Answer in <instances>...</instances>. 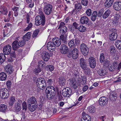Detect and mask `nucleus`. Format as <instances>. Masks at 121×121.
I'll list each match as a JSON object with an SVG mask.
<instances>
[{"label":"nucleus","mask_w":121,"mask_h":121,"mask_svg":"<svg viewBox=\"0 0 121 121\" xmlns=\"http://www.w3.org/2000/svg\"><path fill=\"white\" fill-rule=\"evenodd\" d=\"M116 51V48L115 47L113 46L111 47L110 51V53L111 55H113L115 54Z\"/></svg>","instance_id":"49530a36"},{"label":"nucleus","mask_w":121,"mask_h":121,"mask_svg":"<svg viewBox=\"0 0 121 121\" xmlns=\"http://www.w3.org/2000/svg\"><path fill=\"white\" fill-rule=\"evenodd\" d=\"M25 45V42L18 41H15L12 43V46L13 49L14 51L17 50L20 47L23 46Z\"/></svg>","instance_id":"39448f33"},{"label":"nucleus","mask_w":121,"mask_h":121,"mask_svg":"<svg viewBox=\"0 0 121 121\" xmlns=\"http://www.w3.org/2000/svg\"><path fill=\"white\" fill-rule=\"evenodd\" d=\"M42 71L41 69L40 68V67H38L35 69L34 70V73L36 75L39 74V73L41 72Z\"/></svg>","instance_id":"de8ad7c7"},{"label":"nucleus","mask_w":121,"mask_h":121,"mask_svg":"<svg viewBox=\"0 0 121 121\" xmlns=\"http://www.w3.org/2000/svg\"><path fill=\"white\" fill-rule=\"evenodd\" d=\"M52 41L53 42L55 46L58 47L60 46L61 43V40L59 38H54L52 39Z\"/></svg>","instance_id":"4be33fe9"},{"label":"nucleus","mask_w":121,"mask_h":121,"mask_svg":"<svg viewBox=\"0 0 121 121\" xmlns=\"http://www.w3.org/2000/svg\"><path fill=\"white\" fill-rule=\"evenodd\" d=\"M5 59V56L4 54H0V65H1L4 61Z\"/></svg>","instance_id":"58836bf2"},{"label":"nucleus","mask_w":121,"mask_h":121,"mask_svg":"<svg viewBox=\"0 0 121 121\" xmlns=\"http://www.w3.org/2000/svg\"><path fill=\"white\" fill-rule=\"evenodd\" d=\"M52 6L50 4L45 5L43 8V11L45 13L48 15H49L52 13Z\"/></svg>","instance_id":"1a4fd4ad"},{"label":"nucleus","mask_w":121,"mask_h":121,"mask_svg":"<svg viewBox=\"0 0 121 121\" xmlns=\"http://www.w3.org/2000/svg\"><path fill=\"white\" fill-rule=\"evenodd\" d=\"M80 41L77 38H75V39H72L69 41L68 43V45L70 48H75Z\"/></svg>","instance_id":"6e6552de"},{"label":"nucleus","mask_w":121,"mask_h":121,"mask_svg":"<svg viewBox=\"0 0 121 121\" xmlns=\"http://www.w3.org/2000/svg\"><path fill=\"white\" fill-rule=\"evenodd\" d=\"M113 7L114 9L116 11H119L121 10V2L117 1L115 2Z\"/></svg>","instance_id":"2eb2a0df"},{"label":"nucleus","mask_w":121,"mask_h":121,"mask_svg":"<svg viewBox=\"0 0 121 121\" xmlns=\"http://www.w3.org/2000/svg\"><path fill=\"white\" fill-rule=\"evenodd\" d=\"M36 84L38 87L41 90L44 89L46 86L45 81L43 78H40L38 79L36 82Z\"/></svg>","instance_id":"20e7f679"},{"label":"nucleus","mask_w":121,"mask_h":121,"mask_svg":"<svg viewBox=\"0 0 121 121\" xmlns=\"http://www.w3.org/2000/svg\"><path fill=\"white\" fill-rule=\"evenodd\" d=\"M59 83L61 86H64L65 84V79L63 77H60L59 78Z\"/></svg>","instance_id":"72a5a7b5"},{"label":"nucleus","mask_w":121,"mask_h":121,"mask_svg":"<svg viewBox=\"0 0 121 121\" xmlns=\"http://www.w3.org/2000/svg\"><path fill=\"white\" fill-rule=\"evenodd\" d=\"M56 89V87L52 86H49L46 88L45 91L47 94V97L48 99H51L54 98Z\"/></svg>","instance_id":"f03ea898"},{"label":"nucleus","mask_w":121,"mask_h":121,"mask_svg":"<svg viewBox=\"0 0 121 121\" xmlns=\"http://www.w3.org/2000/svg\"><path fill=\"white\" fill-rule=\"evenodd\" d=\"M13 68V67L12 65L10 64H9L6 66L4 68L5 69V70H8Z\"/></svg>","instance_id":"338daca9"},{"label":"nucleus","mask_w":121,"mask_h":121,"mask_svg":"<svg viewBox=\"0 0 121 121\" xmlns=\"http://www.w3.org/2000/svg\"><path fill=\"white\" fill-rule=\"evenodd\" d=\"M98 73L100 76H104L107 73V71L104 69H101L98 71Z\"/></svg>","instance_id":"473e14b6"},{"label":"nucleus","mask_w":121,"mask_h":121,"mask_svg":"<svg viewBox=\"0 0 121 121\" xmlns=\"http://www.w3.org/2000/svg\"><path fill=\"white\" fill-rule=\"evenodd\" d=\"M50 55L47 52H45L42 55V59L45 61H48L50 58Z\"/></svg>","instance_id":"412c9836"},{"label":"nucleus","mask_w":121,"mask_h":121,"mask_svg":"<svg viewBox=\"0 0 121 121\" xmlns=\"http://www.w3.org/2000/svg\"><path fill=\"white\" fill-rule=\"evenodd\" d=\"M67 28L66 27H64L60 29V33L61 34L64 35L67 32Z\"/></svg>","instance_id":"a19ab883"},{"label":"nucleus","mask_w":121,"mask_h":121,"mask_svg":"<svg viewBox=\"0 0 121 121\" xmlns=\"http://www.w3.org/2000/svg\"><path fill=\"white\" fill-rule=\"evenodd\" d=\"M118 63L117 61L113 62L108 67L109 70L111 71H113L116 70L117 68Z\"/></svg>","instance_id":"ddd939ff"},{"label":"nucleus","mask_w":121,"mask_h":121,"mask_svg":"<svg viewBox=\"0 0 121 121\" xmlns=\"http://www.w3.org/2000/svg\"><path fill=\"white\" fill-rule=\"evenodd\" d=\"M0 12L6 15L8 13L7 10L6 8H4L2 10L0 11Z\"/></svg>","instance_id":"69168bd1"},{"label":"nucleus","mask_w":121,"mask_h":121,"mask_svg":"<svg viewBox=\"0 0 121 121\" xmlns=\"http://www.w3.org/2000/svg\"><path fill=\"white\" fill-rule=\"evenodd\" d=\"M112 23L113 25L115 26H121V23L119 20L118 21L113 20Z\"/></svg>","instance_id":"a18cd8bd"},{"label":"nucleus","mask_w":121,"mask_h":121,"mask_svg":"<svg viewBox=\"0 0 121 121\" xmlns=\"http://www.w3.org/2000/svg\"><path fill=\"white\" fill-rule=\"evenodd\" d=\"M91 17V19L92 21H95L97 18V12L96 11H94L93 12Z\"/></svg>","instance_id":"cd10ccee"},{"label":"nucleus","mask_w":121,"mask_h":121,"mask_svg":"<svg viewBox=\"0 0 121 121\" xmlns=\"http://www.w3.org/2000/svg\"><path fill=\"white\" fill-rule=\"evenodd\" d=\"M117 37V33L115 32H113L109 34V38L110 40L113 41L116 40Z\"/></svg>","instance_id":"a878e982"},{"label":"nucleus","mask_w":121,"mask_h":121,"mask_svg":"<svg viewBox=\"0 0 121 121\" xmlns=\"http://www.w3.org/2000/svg\"><path fill=\"white\" fill-rule=\"evenodd\" d=\"M75 9H76L77 10L79 11L82 8V5L81 3H78L75 4L74 5Z\"/></svg>","instance_id":"c03bdc74"},{"label":"nucleus","mask_w":121,"mask_h":121,"mask_svg":"<svg viewBox=\"0 0 121 121\" xmlns=\"http://www.w3.org/2000/svg\"><path fill=\"white\" fill-rule=\"evenodd\" d=\"M11 47L9 44L7 45L3 48V52L4 54L5 55H8L10 54L11 51Z\"/></svg>","instance_id":"9b49d317"},{"label":"nucleus","mask_w":121,"mask_h":121,"mask_svg":"<svg viewBox=\"0 0 121 121\" xmlns=\"http://www.w3.org/2000/svg\"><path fill=\"white\" fill-rule=\"evenodd\" d=\"M68 48L67 46L63 44L61 45L60 48V52L62 54H67L69 51L68 50Z\"/></svg>","instance_id":"dca6fc26"},{"label":"nucleus","mask_w":121,"mask_h":121,"mask_svg":"<svg viewBox=\"0 0 121 121\" xmlns=\"http://www.w3.org/2000/svg\"><path fill=\"white\" fill-rule=\"evenodd\" d=\"M82 69L83 72L85 74H88L90 71V68L87 67V66L82 68Z\"/></svg>","instance_id":"37998d69"},{"label":"nucleus","mask_w":121,"mask_h":121,"mask_svg":"<svg viewBox=\"0 0 121 121\" xmlns=\"http://www.w3.org/2000/svg\"><path fill=\"white\" fill-rule=\"evenodd\" d=\"M91 118L88 115H86L82 117L81 121H90Z\"/></svg>","instance_id":"f704fd0d"},{"label":"nucleus","mask_w":121,"mask_h":121,"mask_svg":"<svg viewBox=\"0 0 121 121\" xmlns=\"http://www.w3.org/2000/svg\"><path fill=\"white\" fill-rule=\"evenodd\" d=\"M27 102L29 104H35L37 103L36 99L35 97L33 96L30 97V98L28 99Z\"/></svg>","instance_id":"5701e85b"},{"label":"nucleus","mask_w":121,"mask_h":121,"mask_svg":"<svg viewBox=\"0 0 121 121\" xmlns=\"http://www.w3.org/2000/svg\"><path fill=\"white\" fill-rule=\"evenodd\" d=\"M111 13V11L109 9L106 10L103 13L102 15V17L104 19H106L109 16Z\"/></svg>","instance_id":"bb28decb"},{"label":"nucleus","mask_w":121,"mask_h":121,"mask_svg":"<svg viewBox=\"0 0 121 121\" xmlns=\"http://www.w3.org/2000/svg\"><path fill=\"white\" fill-rule=\"evenodd\" d=\"M21 109V107L20 104L18 103L15 104L14 107V111L18 113Z\"/></svg>","instance_id":"6ab92c4d"},{"label":"nucleus","mask_w":121,"mask_h":121,"mask_svg":"<svg viewBox=\"0 0 121 121\" xmlns=\"http://www.w3.org/2000/svg\"><path fill=\"white\" fill-rule=\"evenodd\" d=\"M73 28L74 27L75 29H77L78 28V26L79 24L77 23L76 22H74L73 24Z\"/></svg>","instance_id":"774afa93"},{"label":"nucleus","mask_w":121,"mask_h":121,"mask_svg":"<svg viewBox=\"0 0 121 121\" xmlns=\"http://www.w3.org/2000/svg\"><path fill=\"white\" fill-rule=\"evenodd\" d=\"M22 110L23 111H26L27 109V105L26 102H24L22 103Z\"/></svg>","instance_id":"6e6d98bb"},{"label":"nucleus","mask_w":121,"mask_h":121,"mask_svg":"<svg viewBox=\"0 0 121 121\" xmlns=\"http://www.w3.org/2000/svg\"><path fill=\"white\" fill-rule=\"evenodd\" d=\"M62 94L65 97H69L72 94V90L68 87H65L62 91Z\"/></svg>","instance_id":"9d476101"},{"label":"nucleus","mask_w":121,"mask_h":121,"mask_svg":"<svg viewBox=\"0 0 121 121\" xmlns=\"http://www.w3.org/2000/svg\"><path fill=\"white\" fill-rule=\"evenodd\" d=\"M71 50H69L67 52V56L69 58L72 57L74 59H77L78 56V51L75 48Z\"/></svg>","instance_id":"7ed1b4c3"},{"label":"nucleus","mask_w":121,"mask_h":121,"mask_svg":"<svg viewBox=\"0 0 121 121\" xmlns=\"http://www.w3.org/2000/svg\"><path fill=\"white\" fill-rule=\"evenodd\" d=\"M109 99L112 101H114L117 99V96L115 92H112L110 94Z\"/></svg>","instance_id":"c85d7f7f"},{"label":"nucleus","mask_w":121,"mask_h":121,"mask_svg":"<svg viewBox=\"0 0 121 121\" xmlns=\"http://www.w3.org/2000/svg\"><path fill=\"white\" fill-rule=\"evenodd\" d=\"M46 81L47 83L49 85H51L53 84V81L52 78L49 77L47 78Z\"/></svg>","instance_id":"8fccbe9b"},{"label":"nucleus","mask_w":121,"mask_h":121,"mask_svg":"<svg viewBox=\"0 0 121 121\" xmlns=\"http://www.w3.org/2000/svg\"><path fill=\"white\" fill-rule=\"evenodd\" d=\"M18 7L14 6L12 8V9L14 11V15L15 16H17L18 15V11L19 10Z\"/></svg>","instance_id":"4c0bfd02"},{"label":"nucleus","mask_w":121,"mask_h":121,"mask_svg":"<svg viewBox=\"0 0 121 121\" xmlns=\"http://www.w3.org/2000/svg\"><path fill=\"white\" fill-rule=\"evenodd\" d=\"M13 68L9 69V70H5V72H6V73L8 74H10L13 72Z\"/></svg>","instance_id":"bf43d9fd"},{"label":"nucleus","mask_w":121,"mask_h":121,"mask_svg":"<svg viewBox=\"0 0 121 121\" xmlns=\"http://www.w3.org/2000/svg\"><path fill=\"white\" fill-rule=\"evenodd\" d=\"M121 17L120 15L119 14H117L116 15L114 18L113 19V20L118 21L119 20V18Z\"/></svg>","instance_id":"e2e57ef3"},{"label":"nucleus","mask_w":121,"mask_h":121,"mask_svg":"<svg viewBox=\"0 0 121 121\" xmlns=\"http://www.w3.org/2000/svg\"><path fill=\"white\" fill-rule=\"evenodd\" d=\"M0 95L2 98L6 99L9 96V91L6 88L1 89L0 90Z\"/></svg>","instance_id":"0eeeda50"},{"label":"nucleus","mask_w":121,"mask_h":121,"mask_svg":"<svg viewBox=\"0 0 121 121\" xmlns=\"http://www.w3.org/2000/svg\"><path fill=\"white\" fill-rule=\"evenodd\" d=\"M81 3L84 6L87 5L88 3V0H82Z\"/></svg>","instance_id":"0e129e2a"},{"label":"nucleus","mask_w":121,"mask_h":121,"mask_svg":"<svg viewBox=\"0 0 121 121\" xmlns=\"http://www.w3.org/2000/svg\"><path fill=\"white\" fill-rule=\"evenodd\" d=\"M86 13L87 16H91L92 14V11L90 9H88L86 10Z\"/></svg>","instance_id":"680f3d73"},{"label":"nucleus","mask_w":121,"mask_h":121,"mask_svg":"<svg viewBox=\"0 0 121 121\" xmlns=\"http://www.w3.org/2000/svg\"><path fill=\"white\" fill-rule=\"evenodd\" d=\"M39 30L38 29H37L35 30L34 32L32 35V37L33 38L36 37L38 34L39 32Z\"/></svg>","instance_id":"13d9d810"},{"label":"nucleus","mask_w":121,"mask_h":121,"mask_svg":"<svg viewBox=\"0 0 121 121\" xmlns=\"http://www.w3.org/2000/svg\"><path fill=\"white\" fill-rule=\"evenodd\" d=\"M10 55L11 59H13V58H15L16 56L15 52V51L12 52L11 53H10Z\"/></svg>","instance_id":"5fc2aeb1"},{"label":"nucleus","mask_w":121,"mask_h":121,"mask_svg":"<svg viewBox=\"0 0 121 121\" xmlns=\"http://www.w3.org/2000/svg\"><path fill=\"white\" fill-rule=\"evenodd\" d=\"M64 35L61 34V35L60 36V39L61 40L63 43H65L66 42V37Z\"/></svg>","instance_id":"864d4df0"},{"label":"nucleus","mask_w":121,"mask_h":121,"mask_svg":"<svg viewBox=\"0 0 121 121\" xmlns=\"http://www.w3.org/2000/svg\"><path fill=\"white\" fill-rule=\"evenodd\" d=\"M89 111L90 113H93L95 111V107L94 106H90L88 108Z\"/></svg>","instance_id":"603ef678"},{"label":"nucleus","mask_w":121,"mask_h":121,"mask_svg":"<svg viewBox=\"0 0 121 121\" xmlns=\"http://www.w3.org/2000/svg\"><path fill=\"white\" fill-rule=\"evenodd\" d=\"M31 35V34L30 32H29L27 33L23 37V39H22V42H25V44L26 42V41L29 40Z\"/></svg>","instance_id":"aec40b11"},{"label":"nucleus","mask_w":121,"mask_h":121,"mask_svg":"<svg viewBox=\"0 0 121 121\" xmlns=\"http://www.w3.org/2000/svg\"><path fill=\"white\" fill-rule=\"evenodd\" d=\"M82 81L81 82V83L82 85H85L86 84V77L84 76H83L81 77Z\"/></svg>","instance_id":"09e8293b"},{"label":"nucleus","mask_w":121,"mask_h":121,"mask_svg":"<svg viewBox=\"0 0 121 121\" xmlns=\"http://www.w3.org/2000/svg\"><path fill=\"white\" fill-rule=\"evenodd\" d=\"M81 51L84 56L87 55L88 53V48L87 45L84 43L81 44L80 46Z\"/></svg>","instance_id":"423d86ee"},{"label":"nucleus","mask_w":121,"mask_h":121,"mask_svg":"<svg viewBox=\"0 0 121 121\" xmlns=\"http://www.w3.org/2000/svg\"><path fill=\"white\" fill-rule=\"evenodd\" d=\"M116 46L118 49L121 50V41L120 40H117L115 43Z\"/></svg>","instance_id":"c9c22d12"},{"label":"nucleus","mask_w":121,"mask_h":121,"mask_svg":"<svg viewBox=\"0 0 121 121\" xmlns=\"http://www.w3.org/2000/svg\"><path fill=\"white\" fill-rule=\"evenodd\" d=\"M89 19L88 17L86 16H84L81 17L80 22L82 24H86L89 22Z\"/></svg>","instance_id":"a211bd4d"},{"label":"nucleus","mask_w":121,"mask_h":121,"mask_svg":"<svg viewBox=\"0 0 121 121\" xmlns=\"http://www.w3.org/2000/svg\"><path fill=\"white\" fill-rule=\"evenodd\" d=\"M89 62L90 66L92 68L95 67L96 65L95 59L93 57H91L89 59Z\"/></svg>","instance_id":"4468645a"},{"label":"nucleus","mask_w":121,"mask_h":121,"mask_svg":"<svg viewBox=\"0 0 121 121\" xmlns=\"http://www.w3.org/2000/svg\"><path fill=\"white\" fill-rule=\"evenodd\" d=\"M7 109V106L4 104H1L0 105V111L3 113H5Z\"/></svg>","instance_id":"b1692460"},{"label":"nucleus","mask_w":121,"mask_h":121,"mask_svg":"<svg viewBox=\"0 0 121 121\" xmlns=\"http://www.w3.org/2000/svg\"><path fill=\"white\" fill-rule=\"evenodd\" d=\"M53 42H49L47 44V48L49 50L52 51L54 50L56 48Z\"/></svg>","instance_id":"f3484780"},{"label":"nucleus","mask_w":121,"mask_h":121,"mask_svg":"<svg viewBox=\"0 0 121 121\" xmlns=\"http://www.w3.org/2000/svg\"><path fill=\"white\" fill-rule=\"evenodd\" d=\"M104 12V11L102 9L99 10L98 13H97V17H100L101 16H102Z\"/></svg>","instance_id":"4d7b16f0"},{"label":"nucleus","mask_w":121,"mask_h":121,"mask_svg":"<svg viewBox=\"0 0 121 121\" xmlns=\"http://www.w3.org/2000/svg\"><path fill=\"white\" fill-rule=\"evenodd\" d=\"M7 77L6 74L4 72H2L0 73V80H5L6 79Z\"/></svg>","instance_id":"2f4dec72"},{"label":"nucleus","mask_w":121,"mask_h":121,"mask_svg":"<svg viewBox=\"0 0 121 121\" xmlns=\"http://www.w3.org/2000/svg\"><path fill=\"white\" fill-rule=\"evenodd\" d=\"M37 107V106L35 104H34L31 105L30 104H29L28 105V108L30 111L33 112L36 109Z\"/></svg>","instance_id":"7c9ffc66"},{"label":"nucleus","mask_w":121,"mask_h":121,"mask_svg":"<svg viewBox=\"0 0 121 121\" xmlns=\"http://www.w3.org/2000/svg\"><path fill=\"white\" fill-rule=\"evenodd\" d=\"M32 23L30 22L29 23L27 26L24 30L25 31H27L28 30L32 27Z\"/></svg>","instance_id":"052dcab7"},{"label":"nucleus","mask_w":121,"mask_h":121,"mask_svg":"<svg viewBox=\"0 0 121 121\" xmlns=\"http://www.w3.org/2000/svg\"><path fill=\"white\" fill-rule=\"evenodd\" d=\"M80 64L82 68L87 66L86 61L83 58H81L80 60Z\"/></svg>","instance_id":"393cba45"},{"label":"nucleus","mask_w":121,"mask_h":121,"mask_svg":"<svg viewBox=\"0 0 121 121\" xmlns=\"http://www.w3.org/2000/svg\"><path fill=\"white\" fill-rule=\"evenodd\" d=\"M46 68L48 71L51 72L53 70L54 67L53 65H48L46 66Z\"/></svg>","instance_id":"ea45409f"},{"label":"nucleus","mask_w":121,"mask_h":121,"mask_svg":"<svg viewBox=\"0 0 121 121\" xmlns=\"http://www.w3.org/2000/svg\"><path fill=\"white\" fill-rule=\"evenodd\" d=\"M86 28L83 26H80L78 27L79 31L81 32H84L86 30Z\"/></svg>","instance_id":"3c124183"},{"label":"nucleus","mask_w":121,"mask_h":121,"mask_svg":"<svg viewBox=\"0 0 121 121\" xmlns=\"http://www.w3.org/2000/svg\"><path fill=\"white\" fill-rule=\"evenodd\" d=\"M39 13L40 15H38L36 16L35 24L37 26L40 25L43 26L45 23V17L42 11L39 10Z\"/></svg>","instance_id":"f257e3e1"},{"label":"nucleus","mask_w":121,"mask_h":121,"mask_svg":"<svg viewBox=\"0 0 121 121\" xmlns=\"http://www.w3.org/2000/svg\"><path fill=\"white\" fill-rule=\"evenodd\" d=\"M108 99L106 97H102L99 99V103L101 106H104L108 103Z\"/></svg>","instance_id":"f8f14e48"},{"label":"nucleus","mask_w":121,"mask_h":121,"mask_svg":"<svg viewBox=\"0 0 121 121\" xmlns=\"http://www.w3.org/2000/svg\"><path fill=\"white\" fill-rule=\"evenodd\" d=\"M114 0H107L105 4V6L107 7H109L111 6L112 5Z\"/></svg>","instance_id":"c756f323"},{"label":"nucleus","mask_w":121,"mask_h":121,"mask_svg":"<svg viewBox=\"0 0 121 121\" xmlns=\"http://www.w3.org/2000/svg\"><path fill=\"white\" fill-rule=\"evenodd\" d=\"M106 59L105 56L104 55L103 53H102L100 55L99 61L101 63H103Z\"/></svg>","instance_id":"e433bc0d"},{"label":"nucleus","mask_w":121,"mask_h":121,"mask_svg":"<svg viewBox=\"0 0 121 121\" xmlns=\"http://www.w3.org/2000/svg\"><path fill=\"white\" fill-rule=\"evenodd\" d=\"M15 101V98L13 96L11 97L10 98V99L9 102V105L10 106H13Z\"/></svg>","instance_id":"79ce46f5"}]
</instances>
